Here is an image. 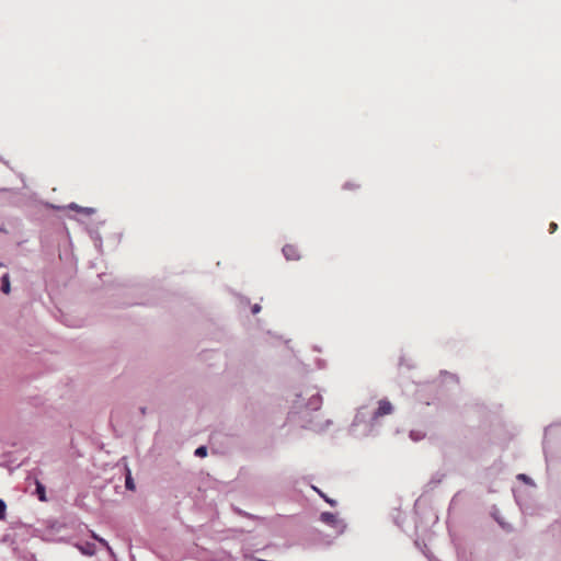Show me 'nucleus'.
<instances>
[{
    "instance_id": "6",
    "label": "nucleus",
    "mask_w": 561,
    "mask_h": 561,
    "mask_svg": "<svg viewBox=\"0 0 561 561\" xmlns=\"http://www.w3.org/2000/svg\"><path fill=\"white\" fill-rule=\"evenodd\" d=\"M36 494H37L39 501H42V502L47 501L45 486L38 480H36Z\"/></svg>"
},
{
    "instance_id": "4",
    "label": "nucleus",
    "mask_w": 561,
    "mask_h": 561,
    "mask_svg": "<svg viewBox=\"0 0 561 561\" xmlns=\"http://www.w3.org/2000/svg\"><path fill=\"white\" fill-rule=\"evenodd\" d=\"M69 208L72 209V210L82 213L84 215H88V216L93 215L95 213L94 208H91V207H80V206H78L75 203L70 204Z\"/></svg>"
},
{
    "instance_id": "17",
    "label": "nucleus",
    "mask_w": 561,
    "mask_h": 561,
    "mask_svg": "<svg viewBox=\"0 0 561 561\" xmlns=\"http://www.w3.org/2000/svg\"><path fill=\"white\" fill-rule=\"evenodd\" d=\"M2 265V263H0V266Z\"/></svg>"
},
{
    "instance_id": "13",
    "label": "nucleus",
    "mask_w": 561,
    "mask_h": 561,
    "mask_svg": "<svg viewBox=\"0 0 561 561\" xmlns=\"http://www.w3.org/2000/svg\"><path fill=\"white\" fill-rule=\"evenodd\" d=\"M260 310H261V307H260L259 305H254V306L252 307V313H253V314L259 313V312H260Z\"/></svg>"
},
{
    "instance_id": "1",
    "label": "nucleus",
    "mask_w": 561,
    "mask_h": 561,
    "mask_svg": "<svg viewBox=\"0 0 561 561\" xmlns=\"http://www.w3.org/2000/svg\"><path fill=\"white\" fill-rule=\"evenodd\" d=\"M320 520L329 526H332L340 533H342L343 529L345 528V525L343 524V522L340 520L335 514L330 513V512H323L320 515Z\"/></svg>"
},
{
    "instance_id": "2",
    "label": "nucleus",
    "mask_w": 561,
    "mask_h": 561,
    "mask_svg": "<svg viewBox=\"0 0 561 561\" xmlns=\"http://www.w3.org/2000/svg\"><path fill=\"white\" fill-rule=\"evenodd\" d=\"M393 407L388 400H380L379 407L373 415V420H377L381 416L389 415L392 413Z\"/></svg>"
},
{
    "instance_id": "8",
    "label": "nucleus",
    "mask_w": 561,
    "mask_h": 561,
    "mask_svg": "<svg viewBox=\"0 0 561 561\" xmlns=\"http://www.w3.org/2000/svg\"><path fill=\"white\" fill-rule=\"evenodd\" d=\"M125 485L128 490H131V491L135 490V484H134L133 478L130 476V471H128L126 474Z\"/></svg>"
},
{
    "instance_id": "15",
    "label": "nucleus",
    "mask_w": 561,
    "mask_h": 561,
    "mask_svg": "<svg viewBox=\"0 0 561 561\" xmlns=\"http://www.w3.org/2000/svg\"><path fill=\"white\" fill-rule=\"evenodd\" d=\"M325 501H327L329 504H331V505H335V502H334L333 500H330V499L325 497Z\"/></svg>"
},
{
    "instance_id": "16",
    "label": "nucleus",
    "mask_w": 561,
    "mask_h": 561,
    "mask_svg": "<svg viewBox=\"0 0 561 561\" xmlns=\"http://www.w3.org/2000/svg\"><path fill=\"white\" fill-rule=\"evenodd\" d=\"M519 479L525 480V479H526V476H525V474H520V476H519Z\"/></svg>"
},
{
    "instance_id": "14",
    "label": "nucleus",
    "mask_w": 561,
    "mask_h": 561,
    "mask_svg": "<svg viewBox=\"0 0 561 561\" xmlns=\"http://www.w3.org/2000/svg\"><path fill=\"white\" fill-rule=\"evenodd\" d=\"M91 536L93 539H95L96 541H99V539H102L100 536H98L94 531H91Z\"/></svg>"
},
{
    "instance_id": "12",
    "label": "nucleus",
    "mask_w": 561,
    "mask_h": 561,
    "mask_svg": "<svg viewBox=\"0 0 561 561\" xmlns=\"http://www.w3.org/2000/svg\"><path fill=\"white\" fill-rule=\"evenodd\" d=\"M558 229V225L556 222H551L549 225V232L553 233Z\"/></svg>"
},
{
    "instance_id": "9",
    "label": "nucleus",
    "mask_w": 561,
    "mask_h": 561,
    "mask_svg": "<svg viewBox=\"0 0 561 561\" xmlns=\"http://www.w3.org/2000/svg\"><path fill=\"white\" fill-rule=\"evenodd\" d=\"M208 454V448L206 446H199L196 450H195V455L197 457H206Z\"/></svg>"
},
{
    "instance_id": "3",
    "label": "nucleus",
    "mask_w": 561,
    "mask_h": 561,
    "mask_svg": "<svg viewBox=\"0 0 561 561\" xmlns=\"http://www.w3.org/2000/svg\"><path fill=\"white\" fill-rule=\"evenodd\" d=\"M283 254L285 255V257L287 260H299L300 259L299 250L294 244H286L283 248Z\"/></svg>"
},
{
    "instance_id": "7",
    "label": "nucleus",
    "mask_w": 561,
    "mask_h": 561,
    "mask_svg": "<svg viewBox=\"0 0 561 561\" xmlns=\"http://www.w3.org/2000/svg\"><path fill=\"white\" fill-rule=\"evenodd\" d=\"M80 550L84 554H89V556H92L95 553L94 543H90V542H87L84 546H81Z\"/></svg>"
},
{
    "instance_id": "5",
    "label": "nucleus",
    "mask_w": 561,
    "mask_h": 561,
    "mask_svg": "<svg viewBox=\"0 0 561 561\" xmlns=\"http://www.w3.org/2000/svg\"><path fill=\"white\" fill-rule=\"evenodd\" d=\"M0 289L5 295L10 294L11 285H10V276H9V274H4L1 277V287H0Z\"/></svg>"
},
{
    "instance_id": "10",
    "label": "nucleus",
    "mask_w": 561,
    "mask_h": 561,
    "mask_svg": "<svg viewBox=\"0 0 561 561\" xmlns=\"http://www.w3.org/2000/svg\"><path fill=\"white\" fill-rule=\"evenodd\" d=\"M99 542L111 553L113 554V550L111 548V546L108 545V542L102 538V539H99Z\"/></svg>"
},
{
    "instance_id": "11",
    "label": "nucleus",
    "mask_w": 561,
    "mask_h": 561,
    "mask_svg": "<svg viewBox=\"0 0 561 561\" xmlns=\"http://www.w3.org/2000/svg\"><path fill=\"white\" fill-rule=\"evenodd\" d=\"M5 508H7L5 503L2 500H0V519L4 518Z\"/></svg>"
}]
</instances>
